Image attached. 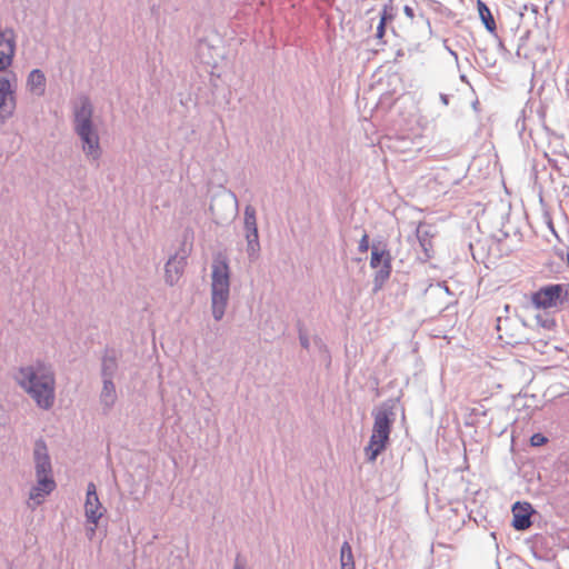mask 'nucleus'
Returning <instances> with one entry per match:
<instances>
[{"label": "nucleus", "mask_w": 569, "mask_h": 569, "mask_svg": "<svg viewBox=\"0 0 569 569\" xmlns=\"http://www.w3.org/2000/svg\"><path fill=\"white\" fill-rule=\"evenodd\" d=\"M16 108L12 81L7 77H0V119L10 117Z\"/></svg>", "instance_id": "obj_9"}, {"label": "nucleus", "mask_w": 569, "mask_h": 569, "mask_svg": "<svg viewBox=\"0 0 569 569\" xmlns=\"http://www.w3.org/2000/svg\"><path fill=\"white\" fill-rule=\"evenodd\" d=\"M246 238L248 241V252L250 256H253L259 250V241H258V229L246 230Z\"/></svg>", "instance_id": "obj_17"}, {"label": "nucleus", "mask_w": 569, "mask_h": 569, "mask_svg": "<svg viewBox=\"0 0 569 569\" xmlns=\"http://www.w3.org/2000/svg\"><path fill=\"white\" fill-rule=\"evenodd\" d=\"M532 507L529 502H516L512 507V527L517 530H526L531 526Z\"/></svg>", "instance_id": "obj_10"}, {"label": "nucleus", "mask_w": 569, "mask_h": 569, "mask_svg": "<svg viewBox=\"0 0 569 569\" xmlns=\"http://www.w3.org/2000/svg\"><path fill=\"white\" fill-rule=\"evenodd\" d=\"M84 511L88 521H90L93 526L98 525L99 519L103 516L106 511L99 500V497L97 495V488L93 482H90L87 487ZM94 530L96 527H92L90 529L91 535L94 533Z\"/></svg>", "instance_id": "obj_7"}, {"label": "nucleus", "mask_w": 569, "mask_h": 569, "mask_svg": "<svg viewBox=\"0 0 569 569\" xmlns=\"http://www.w3.org/2000/svg\"><path fill=\"white\" fill-rule=\"evenodd\" d=\"M531 302L537 309L558 310L569 302V283L543 286L532 293Z\"/></svg>", "instance_id": "obj_6"}, {"label": "nucleus", "mask_w": 569, "mask_h": 569, "mask_svg": "<svg viewBox=\"0 0 569 569\" xmlns=\"http://www.w3.org/2000/svg\"><path fill=\"white\" fill-rule=\"evenodd\" d=\"M383 261V272L385 277H389L391 264H390V254L386 250H379L378 248H373L371 251L370 266L371 268H378L380 263Z\"/></svg>", "instance_id": "obj_11"}, {"label": "nucleus", "mask_w": 569, "mask_h": 569, "mask_svg": "<svg viewBox=\"0 0 569 569\" xmlns=\"http://www.w3.org/2000/svg\"><path fill=\"white\" fill-rule=\"evenodd\" d=\"M34 460L37 469V485L30 491V500L40 505L44 497L49 495L56 487L51 478V463L48 456L47 446L43 441H38L34 447Z\"/></svg>", "instance_id": "obj_4"}, {"label": "nucleus", "mask_w": 569, "mask_h": 569, "mask_svg": "<svg viewBox=\"0 0 569 569\" xmlns=\"http://www.w3.org/2000/svg\"><path fill=\"white\" fill-rule=\"evenodd\" d=\"M405 12H406V13H407V16H409L410 18H412V17H413V11H412V9H411L410 7H406V8H405Z\"/></svg>", "instance_id": "obj_27"}, {"label": "nucleus", "mask_w": 569, "mask_h": 569, "mask_svg": "<svg viewBox=\"0 0 569 569\" xmlns=\"http://www.w3.org/2000/svg\"><path fill=\"white\" fill-rule=\"evenodd\" d=\"M375 421L369 443L365 448L368 461L375 462L377 457L387 448L393 413L387 409H380L373 415Z\"/></svg>", "instance_id": "obj_5"}, {"label": "nucleus", "mask_w": 569, "mask_h": 569, "mask_svg": "<svg viewBox=\"0 0 569 569\" xmlns=\"http://www.w3.org/2000/svg\"><path fill=\"white\" fill-rule=\"evenodd\" d=\"M301 342H302V345H303L305 347H308V342H307V340H306L305 338H302V337H301Z\"/></svg>", "instance_id": "obj_28"}, {"label": "nucleus", "mask_w": 569, "mask_h": 569, "mask_svg": "<svg viewBox=\"0 0 569 569\" xmlns=\"http://www.w3.org/2000/svg\"><path fill=\"white\" fill-rule=\"evenodd\" d=\"M368 249H369V237L367 233H365L359 242V251L367 252Z\"/></svg>", "instance_id": "obj_22"}, {"label": "nucleus", "mask_w": 569, "mask_h": 569, "mask_svg": "<svg viewBox=\"0 0 569 569\" xmlns=\"http://www.w3.org/2000/svg\"><path fill=\"white\" fill-rule=\"evenodd\" d=\"M234 569H244V566H243V563L241 562V559H240V557H239V556H238V557H237V559H236Z\"/></svg>", "instance_id": "obj_24"}, {"label": "nucleus", "mask_w": 569, "mask_h": 569, "mask_svg": "<svg viewBox=\"0 0 569 569\" xmlns=\"http://www.w3.org/2000/svg\"><path fill=\"white\" fill-rule=\"evenodd\" d=\"M392 18H393V16L391 13V8L388 6H385L381 17H380V21H383V23L386 24L388 21L392 20Z\"/></svg>", "instance_id": "obj_21"}, {"label": "nucleus", "mask_w": 569, "mask_h": 569, "mask_svg": "<svg viewBox=\"0 0 569 569\" xmlns=\"http://www.w3.org/2000/svg\"><path fill=\"white\" fill-rule=\"evenodd\" d=\"M92 107L87 98H81L74 109V129L82 141V149L88 157H100L99 137L93 129Z\"/></svg>", "instance_id": "obj_2"}, {"label": "nucleus", "mask_w": 569, "mask_h": 569, "mask_svg": "<svg viewBox=\"0 0 569 569\" xmlns=\"http://www.w3.org/2000/svg\"><path fill=\"white\" fill-rule=\"evenodd\" d=\"M244 228L246 230L257 229L256 211L250 206L244 210Z\"/></svg>", "instance_id": "obj_18"}, {"label": "nucleus", "mask_w": 569, "mask_h": 569, "mask_svg": "<svg viewBox=\"0 0 569 569\" xmlns=\"http://www.w3.org/2000/svg\"><path fill=\"white\" fill-rule=\"evenodd\" d=\"M211 303L216 320H220L229 299L230 273L226 259L218 256L212 263Z\"/></svg>", "instance_id": "obj_3"}, {"label": "nucleus", "mask_w": 569, "mask_h": 569, "mask_svg": "<svg viewBox=\"0 0 569 569\" xmlns=\"http://www.w3.org/2000/svg\"><path fill=\"white\" fill-rule=\"evenodd\" d=\"M16 40L12 30H0V71L7 70L13 60Z\"/></svg>", "instance_id": "obj_8"}, {"label": "nucleus", "mask_w": 569, "mask_h": 569, "mask_svg": "<svg viewBox=\"0 0 569 569\" xmlns=\"http://www.w3.org/2000/svg\"><path fill=\"white\" fill-rule=\"evenodd\" d=\"M417 236L420 246L422 247L423 251L428 254L429 251L432 249L433 232L428 229L419 228L417 231Z\"/></svg>", "instance_id": "obj_16"}, {"label": "nucleus", "mask_w": 569, "mask_h": 569, "mask_svg": "<svg viewBox=\"0 0 569 569\" xmlns=\"http://www.w3.org/2000/svg\"><path fill=\"white\" fill-rule=\"evenodd\" d=\"M171 266H172V264H171V262H168V263H167L166 272H167L168 277H171V276H170V272H171ZM170 282H171V283L173 282V279H172V278H170Z\"/></svg>", "instance_id": "obj_26"}, {"label": "nucleus", "mask_w": 569, "mask_h": 569, "mask_svg": "<svg viewBox=\"0 0 569 569\" xmlns=\"http://www.w3.org/2000/svg\"><path fill=\"white\" fill-rule=\"evenodd\" d=\"M18 385L40 408L49 409L54 401V378L42 363L22 367L16 375Z\"/></svg>", "instance_id": "obj_1"}, {"label": "nucleus", "mask_w": 569, "mask_h": 569, "mask_svg": "<svg viewBox=\"0 0 569 569\" xmlns=\"http://www.w3.org/2000/svg\"><path fill=\"white\" fill-rule=\"evenodd\" d=\"M114 360H110V362H108L107 360H104L103 362V367L104 369H112L114 367Z\"/></svg>", "instance_id": "obj_25"}, {"label": "nucleus", "mask_w": 569, "mask_h": 569, "mask_svg": "<svg viewBox=\"0 0 569 569\" xmlns=\"http://www.w3.org/2000/svg\"><path fill=\"white\" fill-rule=\"evenodd\" d=\"M340 567L341 569H356L355 558L349 542H343L340 549Z\"/></svg>", "instance_id": "obj_14"}, {"label": "nucleus", "mask_w": 569, "mask_h": 569, "mask_svg": "<svg viewBox=\"0 0 569 569\" xmlns=\"http://www.w3.org/2000/svg\"><path fill=\"white\" fill-rule=\"evenodd\" d=\"M27 86H28L30 92H32L37 96L42 94L46 89L44 74L38 69L32 70L28 77Z\"/></svg>", "instance_id": "obj_12"}, {"label": "nucleus", "mask_w": 569, "mask_h": 569, "mask_svg": "<svg viewBox=\"0 0 569 569\" xmlns=\"http://www.w3.org/2000/svg\"><path fill=\"white\" fill-rule=\"evenodd\" d=\"M101 401L107 406L110 407L116 402L117 393L114 385L111 380H104L103 389L101 391Z\"/></svg>", "instance_id": "obj_15"}, {"label": "nucleus", "mask_w": 569, "mask_h": 569, "mask_svg": "<svg viewBox=\"0 0 569 569\" xmlns=\"http://www.w3.org/2000/svg\"><path fill=\"white\" fill-rule=\"evenodd\" d=\"M477 8H478L479 17H480L481 21L483 22L486 29L489 32L493 33L497 29V26H496V21L493 19V16H492L490 9L481 0H478Z\"/></svg>", "instance_id": "obj_13"}, {"label": "nucleus", "mask_w": 569, "mask_h": 569, "mask_svg": "<svg viewBox=\"0 0 569 569\" xmlns=\"http://www.w3.org/2000/svg\"><path fill=\"white\" fill-rule=\"evenodd\" d=\"M385 32H386V24L383 23V21H380L377 27V34H376L377 38L382 39L385 36Z\"/></svg>", "instance_id": "obj_23"}, {"label": "nucleus", "mask_w": 569, "mask_h": 569, "mask_svg": "<svg viewBox=\"0 0 569 569\" xmlns=\"http://www.w3.org/2000/svg\"><path fill=\"white\" fill-rule=\"evenodd\" d=\"M548 441V439L542 433H535L530 438V443L533 447H539L545 445Z\"/></svg>", "instance_id": "obj_20"}, {"label": "nucleus", "mask_w": 569, "mask_h": 569, "mask_svg": "<svg viewBox=\"0 0 569 569\" xmlns=\"http://www.w3.org/2000/svg\"><path fill=\"white\" fill-rule=\"evenodd\" d=\"M538 325L548 332H555L557 322L553 318L537 317Z\"/></svg>", "instance_id": "obj_19"}]
</instances>
